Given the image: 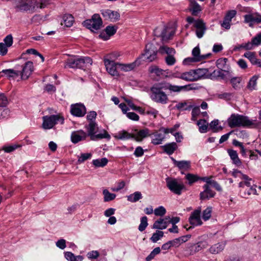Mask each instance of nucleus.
Returning a JSON list of instances; mask_svg holds the SVG:
<instances>
[{
  "instance_id": "obj_1",
  "label": "nucleus",
  "mask_w": 261,
  "mask_h": 261,
  "mask_svg": "<svg viewBox=\"0 0 261 261\" xmlns=\"http://www.w3.org/2000/svg\"><path fill=\"white\" fill-rule=\"evenodd\" d=\"M158 51L161 54H166L168 56L174 55L175 50L173 48L166 45H162L159 48ZM158 50L152 43H148L145 47L144 53L142 56L148 62H152L156 59Z\"/></svg>"
},
{
  "instance_id": "obj_2",
  "label": "nucleus",
  "mask_w": 261,
  "mask_h": 261,
  "mask_svg": "<svg viewBox=\"0 0 261 261\" xmlns=\"http://www.w3.org/2000/svg\"><path fill=\"white\" fill-rule=\"evenodd\" d=\"M228 125L230 128L247 127L254 124L253 120H250L247 116L238 114H232L227 119Z\"/></svg>"
},
{
  "instance_id": "obj_3",
  "label": "nucleus",
  "mask_w": 261,
  "mask_h": 261,
  "mask_svg": "<svg viewBox=\"0 0 261 261\" xmlns=\"http://www.w3.org/2000/svg\"><path fill=\"white\" fill-rule=\"evenodd\" d=\"M92 64V59L88 57H78L72 56L71 58L66 60L65 63L64 67L71 68H83L87 65H91Z\"/></svg>"
},
{
  "instance_id": "obj_4",
  "label": "nucleus",
  "mask_w": 261,
  "mask_h": 261,
  "mask_svg": "<svg viewBox=\"0 0 261 261\" xmlns=\"http://www.w3.org/2000/svg\"><path fill=\"white\" fill-rule=\"evenodd\" d=\"M42 125L45 129H51L58 122L62 124L64 122V118L61 114L44 116L42 117Z\"/></svg>"
},
{
  "instance_id": "obj_5",
  "label": "nucleus",
  "mask_w": 261,
  "mask_h": 261,
  "mask_svg": "<svg viewBox=\"0 0 261 261\" xmlns=\"http://www.w3.org/2000/svg\"><path fill=\"white\" fill-rule=\"evenodd\" d=\"M239 187L240 194L243 198H248L251 194L258 195L256 189L251 186L250 182L248 181L240 182Z\"/></svg>"
},
{
  "instance_id": "obj_6",
  "label": "nucleus",
  "mask_w": 261,
  "mask_h": 261,
  "mask_svg": "<svg viewBox=\"0 0 261 261\" xmlns=\"http://www.w3.org/2000/svg\"><path fill=\"white\" fill-rule=\"evenodd\" d=\"M84 25L92 32L97 31L102 25V21L98 14H94L92 18L84 21Z\"/></svg>"
},
{
  "instance_id": "obj_7",
  "label": "nucleus",
  "mask_w": 261,
  "mask_h": 261,
  "mask_svg": "<svg viewBox=\"0 0 261 261\" xmlns=\"http://www.w3.org/2000/svg\"><path fill=\"white\" fill-rule=\"evenodd\" d=\"M15 68L19 71V75L23 80H27L34 70L33 63L31 61L26 62L21 65H17Z\"/></svg>"
},
{
  "instance_id": "obj_8",
  "label": "nucleus",
  "mask_w": 261,
  "mask_h": 261,
  "mask_svg": "<svg viewBox=\"0 0 261 261\" xmlns=\"http://www.w3.org/2000/svg\"><path fill=\"white\" fill-rule=\"evenodd\" d=\"M150 91L151 92V98L154 101L162 104L167 103L168 96L162 90H160L156 87H151Z\"/></svg>"
},
{
  "instance_id": "obj_9",
  "label": "nucleus",
  "mask_w": 261,
  "mask_h": 261,
  "mask_svg": "<svg viewBox=\"0 0 261 261\" xmlns=\"http://www.w3.org/2000/svg\"><path fill=\"white\" fill-rule=\"evenodd\" d=\"M167 186L173 193L180 195L181 191L185 188L182 183H178L176 179H166Z\"/></svg>"
},
{
  "instance_id": "obj_10",
  "label": "nucleus",
  "mask_w": 261,
  "mask_h": 261,
  "mask_svg": "<svg viewBox=\"0 0 261 261\" xmlns=\"http://www.w3.org/2000/svg\"><path fill=\"white\" fill-rule=\"evenodd\" d=\"M101 14L106 20L115 22L119 20L120 15L119 12L110 9H103L100 11Z\"/></svg>"
},
{
  "instance_id": "obj_11",
  "label": "nucleus",
  "mask_w": 261,
  "mask_h": 261,
  "mask_svg": "<svg viewBox=\"0 0 261 261\" xmlns=\"http://www.w3.org/2000/svg\"><path fill=\"white\" fill-rule=\"evenodd\" d=\"M201 208L198 207L197 209L194 210L189 218V222L190 224L193 227L202 224V222L200 218Z\"/></svg>"
},
{
  "instance_id": "obj_12",
  "label": "nucleus",
  "mask_w": 261,
  "mask_h": 261,
  "mask_svg": "<svg viewBox=\"0 0 261 261\" xmlns=\"http://www.w3.org/2000/svg\"><path fill=\"white\" fill-rule=\"evenodd\" d=\"M71 114L76 117H83L86 113L85 106L81 103L71 105L70 109Z\"/></svg>"
},
{
  "instance_id": "obj_13",
  "label": "nucleus",
  "mask_w": 261,
  "mask_h": 261,
  "mask_svg": "<svg viewBox=\"0 0 261 261\" xmlns=\"http://www.w3.org/2000/svg\"><path fill=\"white\" fill-rule=\"evenodd\" d=\"M105 65L108 73L113 76H118L119 73L117 69L118 68L119 63H115L109 59H104Z\"/></svg>"
},
{
  "instance_id": "obj_14",
  "label": "nucleus",
  "mask_w": 261,
  "mask_h": 261,
  "mask_svg": "<svg viewBox=\"0 0 261 261\" xmlns=\"http://www.w3.org/2000/svg\"><path fill=\"white\" fill-rule=\"evenodd\" d=\"M244 17V22L249 23L250 27H253L254 23L261 22V15L257 13L246 14Z\"/></svg>"
},
{
  "instance_id": "obj_15",
  "label": "nucleus",
  "mask_w": 261,
  "mask_h": 261,
  "mask_svg": "<svg viewBox=\"0 0 261 261\" xmlns=\"http://www.w3.org/2000/svg\"><path fill=\"white\" fill-rule=\"evenodd\" d=\"M216 66L218 69L223 71L228 75L231 73V68L228 63V59L225 58H220L216 61Z\"/></svg>"
},
{
  "instance_id": "obj_16",
  "label": "nucleus",
  "mask_w": 261,
  "mask_h": 261,
  "mask_svg": "<svg viewBox=\"0 0 261 261\" xmlns=\"http://www.w3.org/2000/svg\"><path fill=\"white\" fill-rule=\"evenodd\" d=\"M194 26L196 29V34L197 37L199 38H202L206 30L205 23L202 19H198L195 21Z\"/></svg>"
},
{
  "instance_id": "obj_17",
  "label": "nucleus",
  "mask_w": 261,
  "mask_h": 261,
  "mask_svg": "<svg viewBox=\"0 0 261 261\" xmlns=\"http://www.w3.org/2000/svg\"><path fill=\"white\" fill-rule=\"evenodd\" d=\"M4 42H1V56L6 55L8 53V48L12 45L13 39L12 35H7L4 39Z\"/></svg>"
},
{
  "instance_id": "obj_18",
  "label": "nucleus",
  "mask_w": 261,
  "mask_h": 261,
  "mask_svg": "<svg viewBox=\"0 0 261 261\" xmlns=\"http://www.w3.org/2000/svg\"><path fill=\"white\" fill-rule=\"evenodd\" d=\"M118 29V27L115 25H108L105 29V33H101L99 35V37L105 40H107L109 39L110 37L114 35Z\"/></svg>"
},
{
  "instance_id": "obj_19",
  "label": "nucleus",
  "mask_w": 261,
  "mask_h": 261,
  "mask_svg": "<svg viewBox=\"0 0 261 261\" xmlns=\"http://www.w3.org/2000/svg\"><path fill=\"white\" fill-rule=\"evenodd\" d=\"M236 14L237 12L236 10L229 11L225 16L221 26L226 29H229L232 18L236 16Z\"/></svg>"
},
{
  "instance_id": "obj_20",
  "label": "nucleus",
  "mask_w": 261,
  "mask_h": 261,
  "mask_svg": "<svg viewBox=\"0 0 261 261\" xmlns=\"http://www.w3.org/2000/svg\"><path fill=\"white\" fill-rule=\"evenodd\" d=\"M133 135H134L133 139L137 142H140L142 141L144 138L150 135L149 130L147 128L140 130L135 129Z\"/></svg>"
},
{
  "instance_id": "obj_21",
  "label": "nucleus",
  "mask_w": 261,
  "mask_h": 261,
  "mask_svg": "<svg viewBox=\"0 0 261 261\" xmlns=\"http://www.w3.org/2000/svg\"><path fill=\"white\" fill-rule=\"evenodd\" d=\"M170 217H166L163 219L160 218L155 221L152 228L154 229H165L168 224L170 223Z\"/></svg>"
},
{
  "instance_id": "obj_22",
  "label": "nucleus",
  "mask_w": 261,
  "mask_h": 261,
  "mask_svg": "<svg viewBox=\"0 0 261 261\" xmlns=\"http://www.w3.org/2000/svg\"><path fill=\"white\" fill-rule=\"evenodd\" d=\"M204 191L200 193V199L202 200L208 199L214 197L215 192L212 191L208 185L203 186Z\"/></svg>"
},
{
  "instance_id": "obj_23",
  "label": "nucleus",
  "mask_w": 261,
  "mask_h": 261,
  "mask_svg": "<svg viewBox=\"0 0 261 261\" xmlns=\"http://www.w3.org/2000/svg\"><path fill=\"white\" fill-rule=\"evenodd\" d=\"M87 136V134L82 130L78 132H75L72 133L71 134V141L73 143H77L83 140H85Z\"/></svg>"
},
{
  "instance_id": "obj_24",
  "label": "nucleus",
  "mask_w": 261,
  "mask_h": 261,
  "mask_svg": "<svg viewBox=\"0 0 261 261\" xmlns=\"http://www.w3.org/2000/svg\"><path fill=\"white\" fill-rule=\"evenodd\" d=\"M207 245L206 242H200L197 244L190 245L189 246L190 254H193L194 253L199 252L203 248H206Z\"/></svg>"
},
{
  "instance_id": "obj_25",
  "label": "nucleus",
  "mask_w": 261,
  "mask_h": 261,
  "mask_svg": "<svg viewBox=\"0 0 261 261\" xmlns=\"http://www.w3.org/2000/svg\"><path fill=\"white\" fill-rule=\"evenodd\" d=\"M189 2L190 11L193 15L197 16L202 10L200 6L195 0H189Z\"/></svg>"
},
{
  "instance_id": "obj_26",
  "label": "nucleus",
  "mask_w": 261,
  "mask_h": 261,
  "mask_svg": "<svg viewBox=\"0 0 261 261\" xmlns=\"http://www.w3.org/2000/svg\"><path fill=\"white\" fill-rule=\"evenodd\" d=\"M162 147L165 152L169 155H171L177 149L178 146L175 142H172L166 144L164 146H162Z\"/></svg>"
},
{
  "instance_id": "obj_27",
  "label": "nucleus",
  "mask_w": 261,
  "mask_h": 261,
  "mask_svg": "<svg viewBox=\"0 0 261 261\" xmlns=\"http://www.w3.org/2000/svg\"><path fill=\"white\" fill-rule=\"evenodd\" d=\"M165 134L159 132H155L153 134V138L151 141V143L154 145H159L162 144L163 141L165 138Z\"/></svg>"
},
{
  "instance_id": "obj_28",
  "label": "nucleus",
  "mask_w": 261,
  "mask_h": 261,
  "mask_svg": "<svg viewBox=\"0 0 261 261\" xmlns=\"http://www.w3.org/2000/svg\"><path fill=\"white\" fill-rule=\"evenodd\" d=\"M192 55L196 59V61H201L207 58L210 54L200 55V48L198 46H196L192 50Z\"/></svg>"
},
{
  "instance_id": "obj_29",
  "label": "nucleus",
  "mask_w": 261,
  "mask_h": 261,
  "mask_svg": "<svg viewBox=\"0 0 261 261\" xmlns=\"http://www.w3.org/2000/svg\"><path fill=\"white\" fill-rule=\"evenodd\" d=\"M159 28H156L154 32L155 33V35L156 36L161 37L162 39V40H167L170 38V37L173 35L174 32L171 33L169 36H167L166 33L167 31V28H164L161 32V33L160 34H158V31H159Z\"/></svg>"
},
{
  "instance_id": "obj_30",
  "label": "nucleus",
  "mask_w": 261,
  "mask_h": 261,
  "mask_svg": "<svg viewBox=\"0 0 261 261\" xmlns=\"http://www.w3.org/2000/svg\"><path fill=\"white\" fill-rule=\"evenodd\" d=\"M115 137L119 140H127L130 138L133 139L134 135L133 134H130L125 130H121L118 133Z\"/></svg>"
},
{
  "instance_id": "obj_31",
  "label": "nucleus",
  "mask_w": 261,
  "mask_h": 261,
  "mask_svg": "<svg viewBox=\"0 0 261 261\" xmlns=\"http://www.w3.org/2000/svg\"><path fill=\"white\" fill-rule=\"evenodd\" d=\"M228 152L231 159L232 160L233 163L236 165L237 166H241L242 163L238 157L237 151L233 150H228Z\"/></svg>"
},
{
  "instance_id": "obj_32",
  "label": "nucleus",
  "mask_w": 261,
  "mask_h": 261,
  "mask_svg": "<svg viewBox=\"0 0 261 261\" xmlns=\"http://www.w3.org/2000/svg\"><path fill=\"white\" fill-rule=\"evenodd\" d=\"M194 76L193 70H191L189 71L182 72V75L179 77L180 79L186 81H196Z\"/></svg>"
},
{
  "instance_id": "obj_33",
  "label": "nucleus",
  "mask_w": 261,
  "mask_h": 261,
  "mask_svg": "<svg viewBox=\"0 0 261 261\" xmlns=\"http://www.w3.org/2000/svg\"><path fill=\"white\" fill-rule=\"evenodd\" d=\"M1 73H4L9 79H14L19 76V71H18L17 69H16V70L11 69L3 70L1 71Z\"/></svg>"
},
{
  "instance_id": "obj_34",
  "label": "nucleus",
  "mask_w": 261,
  "mask_h": 261,
  "mask_svg": "<svg viewBox=\"0 0 261 261\" xmlns=\"http://www.w3.org/2000/svg\"><path fill=\"white\" fill-rule=\"evenodd\" d=\"M225 247V244L223 243L216 244L211 247L209 250L212 254H217L222 251Z\"/></svg>"
},
{
  "instance_id": "obj_35",
  "label": "nucleus",
  "mask_w": 261,
  "mask_h": 261,
  "mask_svg": "<svg viewBox=\"0 0 261 261\" xmlns=\"http://www.w3.org/2000/svg\"><path fill=\"white\" fill-rule=\"evenodd\" d=\"M149 71L151 73H155L157 76L164 75L165 73H168L167 70L160 68L156 66H151L149 68Z\"/></svg>"
},
{
  "instance_id": "obj_36",
  "label": "nucleus",
  "mask_w": 261,
  "mask_h": 261,
  "mask_svg": "<svg viewBox=\"0 0 261 261\" xmlns=\"http://www.w3.org/2000/svg\"><path fill=\"white\" fill-rule=\"evenodd\" d=\"M63 20L64 25L67 27H70L74 22V17L71 14H65L63 17Z\"/></svg>"
},
{
  "instance_id": "obj_37",
  "label": "nucleus",
  "mask_w": 261,
  "mask_h": 261,
  "mask_svg": "<svg viewBox=\"0 0 261 261\" xmlns=\"http://www.w3.org/2000/svg\"><path fill=\"white\" fill-rule=\"evenodd\" d=\"M96 126L97 124L95 121L90 122L89 124L86 126V128L88 132L87 136H90V138H91V136H93L95 134Z\"/></svg>"
},
{
  "instance_id": "obj_38",
  "label": "nucleus",
  "mask_w": 261,
  "mask_h": 261,
  "mask_svg": "<svg viewBox=\"0 0 261 261\" xmlns=\"http://www.w3.org/2000/svg\"><path fill=\"white\" fill-rule=\"evenodd\" d=\"M118 69L124 71H129L133 70L136 66V62L129 64H118Z\"/></svg>"
},
{
  "instance_id": "obj_39",
  "label": "nucleus",
  "mask_w": 261,
  "mask_h": 261,
  "mask_svg": "<svg viewBox=\"0 0 261 261\" xmlns=\"http://www.w3.org/2000/svg\"><path fill=\"white\" fill-rule=\"evenodd\" d=\"M175 107L179 111L190 110L193 107V105H188V102L185 101L178 103Z\"/></svg>"
},
{
  "instance_id": "obj_40",
  "label": "nucleus",
  "mask_w": 261,
  "mask_h": 261,
  "mask_svg": "<svg viewBox=\"0 0 261 261\" xmlns=\"http://www.w3.org/2000/svg\"><path fill=\"white\" fill-rule=\"evenodd\" d=\"M103 138L108 139V140L111 138L110 135L105 130H103V133H100L97 135L94 134L93 136H91L90 139L93 141H96Z\"/></svg>"
},
{
  "instance_id": "obj_41",
  "label": "nucleus",
  "mask_w": 261,
  "mask_h": 261,
  "mask_svg": "<svg viewBox=\"0 0 261 261\" xmlns=\"http://www.w3.org/2000/svg\"><path fill=\"white\" fill-rule=\"evenodd\" d=\"M229 76L230 75L227 74L225 72H224L223 71L218 69L215 70L211 74V76L214 78H220L221 79H225L226 76Z\"/></svg>"
},
{
  "instance_id": "obj_42",
  "label": "nucleus",
  "mask_w": 261,
  "mask_h": 261,
  "mask_svg": "<svg viewBox=\"0 0 261 261\" xmlns=\"http://www.w3.org/2000/svg\"><path fill=\"white\" fill-rule=\"evenodd\" d=\"M177 167L180 170L187 171L191 168V162L189 161H180L178 163Z\"/></svg>"
},
{
  "instance_id": "obj_43",
  "label": "nucleus",
  "mask_w": 261,
  "mask_h": 261,
  "mask_svg": "<svg viewBox=\"0 0 261 261\" xmlns=\"http://www.w3.org/2000/svg\"><path fill=\"white\" fill-rule=\"evenodd\" d=\"M197 125L199 126V130L201 133L207 132L208 124L204 119H200L197 122Z\"/></svg>"
},
{
  "instance_id": "obj_44",
  "label": "nucleus",
  "mask_w": 261,
  "mask_h": 261,
  "mask_svg": "<svg viewBox=\"0 0 261 261\" xmlns=\"http://www.w3.org/2000/svg\"><path fill=\"white\" fill-rule=\"evenodd\" d=\"M258 76L254 75L249 80L247 88L250 91L256 89Z\"/></svg>"
},
{
  "instance_id": "obj_45",
  "label": "nucleus",
  "mask_w": 261,
  "mask_h": 261,
  "mask_svg": "<svg viewBox=\"0 0 261 261\" xmlns=\"http://www.w3.org/2000/svg\"><path fill=\"white\" fill-rule=\"evenodd\" d=\"M108 162V160L106 158L94 160L92 161L93 164L96 167H103L107 164Z\"/></svg>"
},
{
  "instance_id": "obj_46",
  "label": "nucleus",
  "mask_w": 261,
  "mask_h": 261,
  "mask_svg": "<svg viewBox=\"0 0 261 261\" xmlns=\"http://www.w3.org/2000/svg\"><path fill=\"white\" fill-rule=\"evenodd\" d=\"M104 196L103 200L105 202H108L114 200L116 198V194L111 193L107 189H105L102 192Z\"/></svg>"
},
{
  "instance_id": "obj_47",
  "label": "nucleus",
  "mask_w": 261,
  "mask_h": 261,
  "mask_svg": "<svg viewBox=\"0 0 261 261\" xmlns=\"http://www.w3.org/2000/svg\"><path fill=\"white\" fill-rule=\"evenodd\" d=\"M194 74H195V80L197 81L199 79L203 77L207 72L206 69H197L196 70H193Z\"/></svg>"
},
{
  "instance_id": "obj_48",
  "label": "nucleus",
  "mask_w": 261,
  "mask_h": 261,
  "mask_svg": "<svg viewBox=\"0 0 261 261\" xmlns=\"http://www.w3.org/2000/svg\"><path fill=\"white\" fill-rule=\"evenodd\" d=\"M142 194L140 192H136L133 194L127 196V200L132 202H135L141 199Z\"/></svg>"
},
{
  "instance_id": "obj_49",
  "label": "nucleus",
  "mask_w": 261,
  "mask_h": 261,
  "mask_svg": "<svg viewBox=\"0 0 261 261\" xmlns=\"http://www.w3.org/2000/svg\"><path fill=\"white\" fill-rule=\"evenodd\" d=\"M244 56L248 58L250 62L253 65H256L258 60L255 56V54L252 52H247L244 55Z\"/></svg>"
},
{
  "instance_id": "obj_50",
  "label": "nucleus",
  "mask_w": 261,
  "mask_h": 261,
  "mask_svg": "<svg viewBox=\"0 0 261 261\" xmlns=\"http://www.w3.org/2000/svg\"><path fill=\"white\" fill-rule=\"evenodd\" d=\"M186 179L188 181V184L192 185L194 182L200 179V177L196 175L188 173L186 176Z\"/></svg>"
},
{
  "instance_id": "obj_51",
  "label": "nucleus",
  "mask_w": 261,
  "mask_h": 261,
  "mask_svg": "<svg viewBox=\"0 0 261 261\" xmlns=\"http://www.w3.org/2000/svg\"><path fill=\"white\" fill-rule=\"evenodd\" d=\"M242 81V79L240 77H235L231 78L230 83L232 86V87L235 89H240V83Z\"/></svg>"
},
{
  "instance_id": "obj_52",
  "label": "nucleus",
  "mask_w": 261,
  "mask_h": 261,
  "mask_svg": "<svg viewBox=\"0 0 261 261\" xmlns=\"http://www.w3.org/2000/svg\"><path fill=\"white\" fill-rule=\"evenodd\" d=\"M52 0H41L40 2H36L35 6L40 9H44L50 5Z\"/></svg>"
},
{
  "instance_id": "obj_53",
  "label": "nucleus",
  "mask_w": 261,
  "mask_h": 261,
  "mask_svg": "<svg viewBox=\"0 0 261 261\" xmlns=\"http://www.w3.org/2000/svg\"><path fill=\"white\" fill-rule=\"evenodd\" d=\"M161 252V249L159 247L155 248L151 253L146 257V261H150L152 260L155 256L158 254H159Z\"/></svg>"
},
{
  "instance_id": "obj_54",
  "label": "nucleus",
  "mask_w": 261,
  "mask_h": 261,
  "mask_svg": "<svg viewBox=\"0 0 261 261\" xmlns=\"http://www.w3.org/2000/svg\"><path fill=\"white\" fill-rule=\"evenodd\" d=\"M164 236V232L162 231L157 230L154 233L150 238L151 241L153 243H156Z\"/></svg>"
},
{
  "instance_id": "obj_55",
  "label": "nucleus",
  "mask_w": 261,
  "mask_h": 261,
  "mask_svg": "<svg viewBox=\"0 0 261 261\" xmlns=\"http://www.w3.org/2000/svg\"><path fill=\"white\" fill-rule=\"evenodd\" d=\"M212 212V207H208L203 211L202 217L204 221L208 220L211 217Z\"/></svg>"
},
{
  "instance_id": "obj_56",
  "label": "nucleus",
  "mask_w": 261,
  "mask_h": 261,
  "mask_svg": "<svg viewBox=\"0 0 261 261\" xmlns=\"http://www.w3.org/2000/svg\"><path fill=\"white\" fill-rule=\"evenodd\" d=\"M148 225L147 218L146 216L142 217L141 218V223L139 226L138 229L140 231H144Z\"/></svg>"
},
{
  "instance_id": "obj_57",
  "label": "nucleus",
  "mask_w": 261,
  "mask_h": 261,
  "mask_svg": "<svg viewBox=\"0 0 261 261\" xmlns=\"http://www.w3.org/2000/svg\"><path fill=\"white\" fill-rule=\"evenodd\" d=\"M179 127V124H176L174 125V126L171 128H166L164 127H162L160 129V132H162L164 133V134H168L170 133L171 134H173L174 132L177 130V129Z\"/></svg>"
},
{
  "instance_id": "obj_58",
  "label": "nucleus",
  "mask_w": 261,
  "mask_h": 261,
  "mask_svg": "<svg viewBox=\"0 0 261 261\" xmlns=\"http://www.w3.org/2000/svg\"><path fill=\"white\" fill-rule=\"evenodd\" d=\"M192 109V111L191 120L193 121H195L197 118V116L200 114V108L199 107L194 106L193 105V107Z\"/></svg>"
},
{
  "instance_id": "obj_59",
  "label": "nucleus",
  "mask_w": 261,
  "mask_h": 261,
  "mask_svg": "<svg viewBox=\"0 0 261 261\" xmlns=\"http://www.w3.org/2000/svg\"><path fill=\"white\" fill-rule=\"evenodd\" d=\"M19 147H20V146L19 145L13 144V145L3 146L2 149L4 150L5 151V152H6L10 153V152L13 151L14 150H15L16 149H17V148H18Z\"/></svg>"
},
{
  "instance_id": "obj_60",
  "label": "nucleus",
  "mask_w": 261,
  "mask_h": 261,
  "mask_svg": "<svg viewBox=\"0 0 261 261\" xmlns=\"http://www.w3.org/2000/svg\"><path fill=\"white\" fill-rule=\"evenodd\" d=\"M169 83L162 82L155 84L152 87H156L160 90H162V89L169 90Z\"/></svg>"
},
{
  "instance_id": "obj_61",
  "label": "nucleus",
  "mask_w": 261,
  "mask_h": 261,
  "mask_svg": "<svg viewBox=\"0 0 261 261\" xmlns=\"http://www.w3.org/2000/svg\"><path fill=\"white\" fill-rule=\"evenodd\" d=\"M17 7L20 10L24 11H28L30 8V5L24 0H21L20 3L17 5Z\"/></svg>"
},
{
  "instance_id": "obj_62",
  "label": "nucleus",
  "mask_w": 261,
  "mask_h": 261,
  "mask_svg": "<svg viewBox=\"0 0 261 261\" xmlns=\"http://www.w3.org/2000/svg\"><path fill=\"white\" fill-rule=\"evenodd\" d=\"M91 156L92 154L91 153H82L81 156H79L77 162L79 163H83L87 160L90 159Z\"/></svg>"
},
{
  "instance_id": "obj_63",
  "label": "nucleus",
  "mask_w": 261,
  "mask_h": 261,
  "mask_svg": "<svg viewBox=\"0 0 261 261\" xmlns=\"http://www.w3.org/2000/svg\"><path fill=\"white\" fill-rule=\"evenodd\" d=\"M166 212V209L162 206H159L154 211V215L158 216H163Z\"/></svg>"
},
{
  "instance_id": "obj_64",
  "label": "nucleus",
  "mask_w": 261,
  "mask_h": 261,
  "mask_svg": "<svg viewBox=\"0 0 261 261\" xmlns=\"http://www.w3.org/2000/svg\"><path fill=\"white\" fill-rule=\"evenodd\" d=\"M251 43L253 45L257 46L261 43V34H257L256 36L252 38Z\"/></svg>"
}]
</instances>
